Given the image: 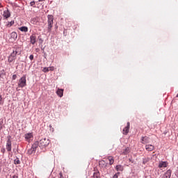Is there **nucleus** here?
<instances>
[{
  "instance_id": "1",
  "label": "nucleus",
  "mask_w": 178,
  "mask_h": 178,
  "mask_svg": "<svg viewBox=\"0 0 178 178\" xmlns=\"http://www.w3.org/2000/svg\"><path fill=\"white\" fill-rule=\"evenodd\" d=\"M49 143H51V141L48 138H44L38 142V147L39 146L41 149H44V148H47V145H49Z\"/></svg>"
},
{
  "instance_id": "2",
  "label": "nucleus",
  "mask_w": 178,
  "mask_h": 178,
  "mask_svg": "<svg viewBox=\"0 0 178 178\" xmlns=\"http://www.w3.org/2000/svg\"><path fill=\"white\" fill-rule=\"evenodd\" d=\"M26 77L27 76L26 75H24L19 79L18 87H20V88H23L26 87V86H27V80L26 79Z\"/></svg>"
},
{
  "instance_id": "3",
  "label": "nucleus",
  "mask_w": 178,
  "mask_h": 178,
  "mask_svg": "<svg viewBox=\"0 0 178 178\" xmlns=\"http://www.w3.org/2000/svg\"><path fill=\"white\" fill-rule=\"evenodd\" d=\"M37 148H38V142H35L31 148L29 149L27 151V154L29 155H33L37 151Z\"/></svg>"
},
{
  "instance_id": "4",
  "label": "nucleus",
  "mask_w": 178,
  "mask_h": 178,
  "mask_svg": "<svg viewBox=\"0 0 178 178\" xmlns=\"http://www.w3.org/2000/svg\"><path fill=\"white\" fill-rule=\"evenodd\" d=\"M48 31L49 33H51L52 26H54V16L53 15H48Z\"/></svg>"
},
{
  "instance_id": "5",
  "label": "nucleus",
  "mask_w": 178,
  "mask_h": 178,
  "mask_svg": "<svg viewBox=\"0 0 178 178\" xmlns=\"http://www.w3.org/2000/svg\"><path fill=\"white\" fill-rule=\"evenodd\" d=\"M8 140L6 142V149L8 152H10V151H12V140H10V138H12L11 136H8L7 137Z\"/></svg>"
},
{
  "instance_id": "6",
  "label": "nucleus",
  "mask_w": 178,
  "mask_h": 178,
  "mask_svg": "<svg viewBox=\"0 0 178 178\" xmlns=\"http://www.w3.org/2000/svg\"><path fill=\"white\" fill-rule=\"evenodd\" d=\"M129 130H130V122H127L126 127H124L122 130L123 134H124L125 136H127Z\"/></svg>"
},
{
  "instance_id": "7",
  "label": "nucleus",
  "mask_w": 178,
  "mask_h": 178,
  "mask_svg": "<svg viewBox=\"0 0 178 178\" xmlns=\"http://www.w3.org/2000/svg\"><path fill=\"white\" fill-rule=\"evenodd\" d=\"M10 40L13 42L14 41H16L17 40V33L16 32H12L10 33Z\"/></svg>"
},
{
  "instance_id": "8",
  "label": "nucleus",
  "mask_w": 178,
  "mask_h": 178,
  "mask_svg": "<svg viewBox=\"0 0 178 178\" xmlns=\"http://www.w3.org/2000/svg\"><path fill=\"white\" fill-rule=\"evenodd\" d=\"M30 40L31 44H32L33 45H34V44L37 42V36L35 35V34H33L30 36Z\"/></svg>"
},
{
  "instance_id": "9",
  "label": "nucleus",
  "mask_w": 178,
  "mask_h": 178,
  "mask_svg": "<svg viewBox=\"0 0 178 178\" xmlns=\"http://www.w3.org/2000/svg\"><path fill=\"white\" fill-rule=\"evenodd\" d=\"M3 17H4V19H9V17H10V12L9 11V10H5L3 13Z\"/></svg>"
},
{
  "instance_id": "10",
  "label": "nucleus",
  "mask_w": 178,
  "mask_h": 178,
  "mask_svg": "<svg viewBox=\"0 0 178 178\" xmlns=\"http://www.w3.org/2000/svg\"><path fill=\"white\" fill-rule=\"evenodd\" d=\"M142 144H148L149 143V137L148 136H143L141 138Z\"/></svg>"
},
{
  "instance_id": "11",
  "label": "nucleus",
  "mask_w": 178,
  "mask_h": 178,
  "mask_svg": "<svg viewBox=\"0 0 178 178\" xmlns=\"http://www.w3.org/2000/svg\"><path fill=\"white\" fill-rule=\"evenodd\" d=\"M33 133H29L24 135L26 141H28L29 143H30V140L31 138H33Z\"/></svg>"
},
{
  "instance_id": "12",
  "label": "nucleus",
  "mask_w": 178,
  "mask_h": 178,
  "mask_svg": "<svg viewBox=\"0 0 178 178\" xmlns=\"http://www.w3.org/2000/svg\"><path fill=\"white\" fill-rule=\"evenodd\" d=\"M168 162L167 161H160L159 163V168L161 169L162 168H168Z\"/></svg>"
},
{
  "instance_id": "13",
  "label": "nucleus",
  "mask_w": 178,
  "mask_h": 178,
  "mask_svg": "<svg viewBox=\"0 0 178 178\" xmlns=\"http://www.w3.org/2000/svg\"><path fill=\"white\" fill-rule=\"evenodd\" d=\"M63 89L58 88L56 93L58 97H60V98H62V97H63Z\"/></svg>"
},
{
  "instance_id": "14",
  "label": "nucleus",
  "mask_w": 178,
  "mask_h": 178,
  "mask_svg": "<svg viewBox=\"0 0 178 178\" xmlns=\"http://www.w3.org/2000/svg\"><path fill=\"white\" fill-rule=\"evenodd\" d=\"M172 176V170H168L167 172L163 175L162 178H170Z\"/></svg>"
},
{
  "instance_id": "15",
  "label": "nucleus",
  "mask_w": 178,
  "mask_h": 178,
  "mask_svg": "<svg viewBox=\"0 0 178 178\" xmlns=\"http://www.w3.org/2000/svg\"><path fill=\"white\" fill-rule=\"evenodd\" d=\"M99 165L100 168H106V166H108V163H106L104 160H101L100 161H99Z\"/></svg>"
},
{
  "instance_id": "16",
  "label": "nucleus",
  "mask_w": 178,
  "mask_h": 178,
  "mask_svg": "<svg viewBox=\"0 0 178 178\" xmlns=\"http://www.w3.org/2000/svg\"><path fill=\"white\" fill-rule=\"evenodd\" d=\"M154 147L152 145H145V149L146 151H154Z\"/></svg>"
},
{
  "instance_id": "17",
  "label": "nucleus",
  "mask_w": 178,
  "mask_h": 178,
  "mask_svg": "<svg viewBox=\"0 0 178 178\" xmlns=\"http://www.w3.org/2000/svg\"><path fill=\"white\" fill-rule=\"evenodd\" d=\"M93 178H101L99 171H98V170H94Z\"/></svg>"
},
{
  "instance_id": "18",
  "label": "nucleus",
  "mask_w": 178,
  "mask_h": 178,
  "mask_svg": "<svg viewBox=\"0 0 178 178\" xmlns=\"http://www.w3.org/2000/svg\"><path fill=\"white\" fill-rule=\"evenodd\" d=\"M108 161H109V165H113L115 163V159H113V156H109L107 157Z\"/></svg>"
},
{
  "instance_id": "19",
  "label": "nucleus",
  "mask_w": 178,
  "mask_h": 178,
  "mask_svg": "<svg viewBox=\"0 0 178 178\" xmlns=\"http://www.w3.org/2000/svg\"><path fill=\"white\" fill-rule=\"evenodd\" d=\"M117 172H123L124 167L122 165H116L115 167Z\"/></svg>"
},
{
  "instance_id": "20",
  "label": "nucleus",
  "mask_w": 178,
  "mask_h": 178,
  "mask_svg": "<svg viewBox=\"0 0 178 178\" xmlns=\"http://www.w3.org/2000/svg\"><path fill=\"white\" fill-rule=\"evenodd\" d=\"M130 152V148L126 147L124 151L122 152V155H127Z\"/></svg>"
},
{
  "instance_id": "21",
  "label": "nucleus",
  "mask_w": 178,
  "mask_h": 178,
  "mask_svg": "<svg viewBox=\"0 0 178 178\" xmlns=\"http://www.w3.org/2000/svg\"><path fill=\"white\" fill-rule=\"evenodd\" d=\"M19 30H20V31H23L24 33H27V31H29V28H27V26H22L19 28Z\"/></svg>"
},
{
  "instance_id": "22",
  "label": "nucleus",
  "mask_w": 178,
  "mask_h": 178,
  "mask_svg": "<svg viewBox=\"0 0 178 178\" xmlns=\"http://www.w3.org/2000/svg\"><path fill=\"white\" fill-rule=\"evenodd\" d=\"M13 60H16V58L15 57H13L11 55L8 56V62L9 63H12Z\"/></svg>"
},
{
  "instance_id": "23",
  "label": "nucleus",
  "mask_w": 178,
  "mask_h": 178,
  "mask_svg": "<svg viewBox=\"0 0 178 178\" xmlns=\"http://www.w3.org/2000/svg\"><path fill=\"white\" fill-rule=\"evenodd\" d=\"M16 55H17V51H13L10 56H13V58H15L16 59Z\"/></svg>"
},
{
  "instance_id": "24",
  "label": "nucleus",
  "mask_w": 178,
  "mask_h": 178,
  "mask_svg": "<svg viewBox=\"0 0 178 178\" xmlns=\"http://www.w3.org/2000/svg\"><path fill=\"white\" fill-rule=\"evenodd\" d=\"M13 24H15V21H11L8 22V24H6L7 27H12V26H13Z\"/></svg>"
},
{
  "instance_id": "25",
  "label": "nucleus",
  "mask_w": 178,
  "mask_h": 178,
  "mask_svg": "<svg viewBox=\"0 0 178 178\" xmlns=\"http://www.w3.org/2000/svg\"><path fill=\"white\" fill-rule=\"evenodd\" d=\"M14 163L15 165H20V160H19V158H16L14 160Z\"/></svg>"
},
{
  "instance_id": "26",
  "label": "nucleus",
  "mask_w": 178,
  "mask_h": 178,
  "mask_svg": "<svg viewBox=\"0 0 178 178\" xmlns=\"http://www.w3.org/2000/svg\"><path fill=\"white\" fill-rule=\"evenodd\" d=\"M42 72H44V73H48V72H49V68L44 67Z\"/></svg>"
},
{
  "instance_id": "27",
  "label": "nucleus",
  "mask_w": 178,
  "mask_h": 178,
  "mask_svg": "<svg viewBox=\"0 0 178 178\" xmlns=\"http://www.w3.org/2000/svg\"><path fill=\"white\" fill-rule=\"evenodd\" d=\"M48 69H49V71L50 72H54V70H55V67H54V66L49 67Z\"/></svg>"
},
{
  "instance_id": "28",
  "label": "nucleus",
  "mask_w": 178,
  "mask_h": 178,
  "mask_svg": "<svg viewBox=\"0 0 178 178\" xmlns=\"http://www.w3.org/2000/svg\"><path fill=\"white\" fill-rule=\"evenodd\" d=\"M31 6H33V8H35V1H31L30 3Z\"/></svg>"
},
{
  "instance_id": "29",
  "label": "nucleus",
  "mask_w": 178,
  "mask_h": 178,
  "mask_svg": "<svg viewBox=\"0 0 178 178\" xmlns=\"http://www.w3.org/2000/svg\"><path fill=\"white\" fill-rule=\"evenodd\" d=\"M58 178H63V174L62 173V172L59 173Z\"/></svg>"
},
{
  "instance_id": "30",
  "label": "nucleus",
  "mask_w": 178,
  "mask_h": 178,
  "mask_svg": "<svg viewBox=\"0 0 178 178\" xmlns=\"http://www.w3.org/2000/svg\"><path fill=\"white\" fill-rule=\"evenodd\" d=\"M29 59H30V60H33V59H34V55L31 54V55L29 56Z\"/></svg>"
},
{
  "instance_id": "31",
  "label": "nucleus",
  "mask_w": 178,
  "mask_h": 178,
  "mask_svg": "<svg viewBox=\"0 0 178 178\" xmlns=\"http://www.w3.org/2000/svg\"><path fill=\"white\" fill-rule=\"evenodd\" d=\"M15 79H17V76L16 74L13 75L12 80H15Z\"/></svg>"
},
{
  "instance_id": "32",
  "label": "nucleus",
  "mask_w": 178,
  "mask_h": 178,
  "mask_svg": "<svg viewBox=\"0 0 178 178\" xmlns=\"http://www.w3.org/2000/svg\"><path fill=\"white\" fill-rule=\"evenodd\" d=\"M1 152H2V154H5V149L4 148L1 149Z\"/></svg>"
},
{
  "instance_id": "33",
  "label": "nucleus",
  "mask_w": 178,
  "mask_h": 178,
  "mask_svg": "<svg viewBox=\"0 0 178 178\" xmlns=\"http://www.w3.org/2000/svg\"><path fill=\"white\" fill-rule=\"evenodd\" d=\"M119 177L118 176V175H114V176L113 177V178H118Z\"/></svg>"
},
{
  "instance_id": "34",
  "label": "nucleus",
  "mask_w": 178,
  "mask_h": 178,
  "mask_svg": "<svg viewBox=\"0 0 178 178\" xmlns=\"http://www.w3.org/2000/svg\"><path fill=\"white\" fill-rule=\"evenodd\" d=\"M1 102H2V96L0 95V104H1Z\"/></svg>"
},
{
  "instance_id": "35",
  "label": "nucleus",
  "mask_w": 178,
  "mask_h": 178,
  "mask_svg": "<svg viewBox=\"0 0 178 178\" xmlns=\"http://www.w3.org/2000/svg\"><path fill=\"white\" fill-rule=\"evenodd\" d=\"M13 178H19V177H17V175H13Z\"/></svg>"
},
{
  "instance_id": "36",
  "label": "nucleus",
  "mask_w": 178,
  "mask_h": 178,
  "mask_svg": "<svg viewBox=\"0 0 178 178\" xmlns=\"http://www.w3.org/2000/svg\"><path fill=\"white\" fill-rule=\"evenodd\" d=\"M115 175H117V176L119 177V175H120V172H117Z\"/></svg>"
},
{
  "instance_id": "37",
  "label": "nucleus",
  "mask_w": 178,
  "mask_h": 178,
  "mask_svg": "<svg viewBox=\"0 0 178 178\" xmlns=\"http://www.w3.org/2000/svg\"><path fill=\"white\" fill-rule=\"evenodd\" d=\"M42 1H45V0H39V2H42Z\"/></svg>"
},
{
  "instance_id": "38",
  "label": "nucleus",
  "mask_w": 178,
  "mask_h": 178,
  "mask_svg": "<svg viewBox=\"0 0 178 178\" xmlns=\"http://www.w3.org/2000/svg\"><path fill=\"white\" fill-rule=\"evenodd\" d=\"M3 7V6H2V4H1V3H0V8H2Z\"/></svg>"
},
{
  "instance_id": "39",
  "label": "nucleus",
  "mask_w": 178,
  "mask_h": 178,
  "mask_svg": "<svg viewBox=\"0 0 178 178\" xmlns=\"http://www.w3.org/2000/svg\"><path fill=\"white\" fill-rule=\"evenodd\" d=\"M49 127H50V128L52 127V125H49Z\"/></svg>"
},
{
  "instance_id": "40",
  "label": "nucleus",
  "mask_w": 178,
  "mask_h": 178,
  "mask_svg": "<svg viewBox=\"0 0 178 178\" xmlns=\"http://www.w3.org/2000/svg\"><path fill=\"white\" fill-rule=\"evenodd\" d=\"M53 178H55V177H53Z\"/></svg>"
}]
</instances>
